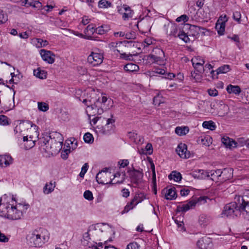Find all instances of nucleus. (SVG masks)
<instances>
[{
  "label": "nucleus",
  "mask_w": 249,
  "mask_h": 249,
  "mask_svg": "<svg viewBox=\"0 0 249 249\" xmlns=\"http://www.w3.org/2000/svg\"><path fill=\"white\" fill-rule=\"evenodd\" d=\"M3 205L6 210V216L11 220L21 219L29 205L25 202L18 203L13 196L4 195L0 199V206Z\"/></svg>",
  "instance_id": "nucleus-1"
},
{
  "label": "nucleus",
  "mask_w": 249,
  "mask_h": 249,
  "mask_svg": "<svg viewBox=\"0 0 249 249\" xmlns=\"http://www.w3.org/2000/svg\"><path fill=\"white\" fill-rule=\"evenodd\" d=\"M50 238V233L48 230L39 228L31 232L27 239L29 244L33 247L40 248L47 243Z\"/></svg>",
  "instance_id": "nucleus-2"
},
{
  "label": "nucleus",
  "mask_w": 249,
  "mask_h": 249,
  "mask_svg": "<svg viewBox=\"0 0 249 249\" xmlns=\"http://www.w3.org/2000/svg\"><path fill=\"white\" fill-rule=\"evenodd\" d=\"M164 27L166 28V33L168 35L175 37H178L185 43L190 42V38L177 24L168 23L165 24Z\"/></svg>",
  "instance_id": "nucleus-3"
},
{
  "label": "nucleus",
  "mask_w": 249,
  "mask_h": 249,
  "mask_svg": "<svg viewBox=\"0 0 249 249\" xmlns=\"http://www.w3.org/2000/svg\"><path fill=\"white\" fill-rule=\"evenodd\" d=\"M211 179L214 181H224L229 179L232 177V171L231 169H224L211 170L209 171Z\"/></svg>",
  "instance_id": "nucleus-4"
},
{
  "label": "nucleus",
  "mask_w": 249,
  "mask_h": 249,
  "mask_svg": "<svg viewBox=\"0 0 249 249\" xmlns=\"http://www.w3.org/2000/svg\"><path fill=\"white\" fill-rule=\"evenodd\" d=\"M33 127L35 130L36 135H38L37 131L38 127L35 124H33L29 121H23L20 122L18 124L16 125L14 129V133L17 135L18 137L24 136L25 135L24 132L28 130L29 128Z\"/></svg>",
  "instance_id": "nucleus-5"
},
{
  "label": "nucleus",
  "mask_w": 249,
  "mask_h": 249,
  "mask_svg": "<svg viewBox=\"0 0 249 249\" xmlns=\"http://www.w3.org/2000/svg\"><path fill=\"white\" fill-rule=\"evenodd\" d=\"M239 213L243 214L249 213V191H246L242 196H238L237 198Z\"/></svg>",
  "instance_id": "nucleus-6"
},
{
  "label": "nucleus",
  "mask_w": 249,
  "mask_h": 249,
  "mask_svg": "<svg viewBox=\"0 0 249 249\" xmlns=\"http://www.w3.org/2000/svg\"><path fill=\"white\" fill-rule=\"evenodd\" d=\"M127 173L131 183L138 185L142 182L143 174L142 170H136L132 166L128 169Z\"/></svg>",
  "instance_id": "nucleus-7"
},
{
  "label": "nucleus",
  "mask_w": 249,
  "mask_h": 249,
  "mask_svg": "<svg viewBox=\"0 0 249 249\" xmlns=\"http://www.w3.org/2000/svg\"><path fill=\"white\" fill-rule=\"evenodd\" d=\"M110 176V173H107L105 171H101L97 174L96 176V179L99 184H120L122 183L124 181V177L122 178V179L121 180H117L114 182H112V179H110L109 181H108L107 178H109Z\"/></svg>",
  "instance_id": "nucleus-8"
},
{
  "label": "nucleus",
  "mask_w": 249,
  "mask_h": 249,
  "mask_svg": "<svg viewBox=\"0 0 249 249\" xmlns=\"http://www.w3.org/2000/svg\"><path fill=\"white\" fill-rule=\"evenodd\" d=\"M238 207L235 202L227 204L224 208L222 214L226 217L237 216L239 213Z\"/></svg>",
  "instance_id": "nucleus-9"
},
{
  "label": "nucleus",
  "mask_w": 249,
  "mask_h": 249,
  "mask_svg": "<svg viewBox=\"0 0 249 249\" xmlns=\"http://www.w3.org/2000/svg\"><path fill=\"white\" fill-rule=\"evenodd\" d=\"M104 56L101 53L92 52L88 57V62L93 66L100 65L103 61Z\"/></svg>",
  "instance_id": "nucleus-10"
},
{
  "label": "nucleus",
  "mask_w": 249,
  "mask_h": 249,
  "mask_svg": "<svg viewBox=\"0 0 249 249\" xmlns=\"http://www.w3.org/2000/svg\"><path fill=\"white\" fill-rule=\"evenodd\" d=\"M156 53L159 55H156L153 54H150L148 56V59L152 63H156L159 65H161L164 62V52L159 48H157L155 50Z\"/></svg>",
  "instance_id": "nucleus-11"
},
{
  "label": "nucleus",
  "mask_w": 249,
  "mask_h": 249,
  "mask_svg": "<svg viewBox=\"0 0 249 249\" xmlns=\"http://www.w3.org/2000/svg\"><path fill=\"white\" fill-rule=\"evenodd\" d=\"M42 59L49 64H53L55 60V54L50 51L41 49L39 51Z\"/></svg>",
  "instance_id": "nucleus-12"
},
{
  "label": "nucleus",
  "mask_w": 249,
  "mask_h": 249,
  "mask_svg": "<svg viewBox=\"0 0 249 249\" xmlns=\"http://www.w3.org/2000/svg\"><path fill=\"white\" fill-rule=\"evenodd\" d=\"M123 9H118L119 12L122 14V18L124 20H127L130 18H132L134 12L129 6L126 4H124L122 6Z\"/></svg>",
  "instance_id": "nucleus-13"
},
{
  "label": "nucleus",
  "mask_w": 249,
  "mask_h": 249,
  "mask_svg": "<svg viewBox=\"0 0 249 249\" xmlns=\"http://www.w3.org/2000/svg\"><path fill=\"white\" fill-rule=\"evenodd\" d=\"M176 151L181 158L187 159L190 157V152L187 150V145L184 143H179L176 149Z\"/></svg>",
  "instance_id": "nucleus-14"
},
{
  "label": "nucleus",
  "mask_w": 249,
  "mask_h": 249,
  "mask_svg": "<svg viewBox=\"0 0 249 249\" xmlns=\"http://www.w3.org/2000/svg\"><path fill=\"white\" fill-rule=\"evenodd\" d=\"M196 202L195 201H190L186 203H180L177 206V211L181 212H186L190 209L196 206Z\"/></svg>",
  "instance_id": "nucleus-15"
},
{
  "label": "nucleus",
  "mask_w": 249,
  "mask_h": 249,
  "mask_svg": "<svg viewBox=\"0 0 249 249\" xmlns=\"http://www.w3.org/2000/svg\"><path fill=\"white\" fill-rule=\"evenodd\" d=\"M13 160L8 154L0 155V166L6 167L13 163Z\"/></svg>",
  "instance_id": "nucleus-16"
},
{
  "label": "nucleus",
  "mask_w": 249,
  "mask_h": 249,
  "mask_svg": "<svg viewBox=\"0 0 249 249\" xmlns=\"http://www.w3.org/2000/svg\"><path fill=\"white\" fill-rule=\"evenodd\" d=\"M200 30V28L199 26L190 25L189 30L186 35L188 36V37H193L194 39L195 38L197 37L199 35Z\"/></svg>",
  "instance_id": "nucleus-17"
},
{
  "label": "nucleus",
  "mask_w": 249,
  "mask_h": 249,
  "mask_svg": "<svg viewBox=\"0 0 249 249\" xmlns=\"http://www.w3.org/2000/svg\"><path fill=\"white\" fill-rule=\"evenodd\" d=\"M193 176L200 179H204L210 178V173L209 171L198 169L193 172Z\"/></svg>",
  "instance_id": "nucleus-18"
},
{
  "label": "nucleus",
  "mask_w": 249,
  "mask_h": 249,
  "mask_svg": "<svg viewBox=\"0 0 249 249\" xmlns=\"http://www.w3.org/2000/svg\"><path fill=\"white\" fill-rule=\"evenodd\" d=\"M222 143L227 147L229 148L236 147L237 146V142L233 139L230 138L228 137L224 136L222 138Z\"/></svg>",
  "instance_id": "nucleus-19"
},
{
  "label": "nucleus",
  "mask_w": 249,
  "mask_h": 249,
  "mask_svg": "<svg viewBox=\"0 0 249 249\" xmlns=\"http://www.w3.org/2000/svg\"><path fill=\"white\" fill-rule=\"evenodd\" d=\"M226 90L229 94H234L236 95H239L241 92V89L239 86L236 85L233 86L231 84L229 85Z\"/></svg>",
  "instance_id": "nucleus-20"
},
{
  "label": "nucleus",
  "mask_w": 249,
  "mask_h": 249,
  "mask_svg": "<svg viewBox=\"0 0 249 249\" xmlns=\"http://www.w3.org/2000/svg\"><path fill=\"white\" fill-rule=\"evenodd\" d=\"M210 239L205 237L201 238L197 242V246L200 249H207L208 247V243Z\"/></svg>",
  "instance_id": "nucleus-21"
},
{
  "label": "nucleus",
  "mask_w": 249,
  "mask_h": 249,
  "mask_svg": "<svg viewBox=\"0 0 249 249\" xmlns=\"http://www.w3.org/2000/svg\"><path fill=\"white\" fill-rule=\"evenodd\" d=\"M128 137L136 143H142L143 142V138L134 132H129Z\"/></svg>",
  "instance_id": "nucleus-22"
},
{
  "label": "nucleus",
  "mask_w": 249,
  "mask_h": 249,
  "mask_svg": "<svg viewBox=\"0 0 249 249\" xmlns=\"http://www.w3.org/2000/svg\"><path fill=\"white\" fill-rule=\"evenodd\" d=\"M55 187V182L50 181L47 183L43 188V192L45 194H49L52 193Z\"/></svg>",
  "instance_id": "nucleus-23"
},
{
  "label": "nucleus",
  "mask_w": 249,
  "mask_h": 249,
  "mask_svg": "<svg viewBox=\"0 0 249 249\" xmlns=\"http://www.w3.org/2000/svg\"><path fill=\"white\" fill-rule=\"evenodd\" d=\"M25 4L27 6H32L39 9L42 7V4L38 0H25Z\"/></svg>",
  "instance_id": "nucleus-24"
},
{
  "label": "nucleus",
  "mask_w": 249,
  "mask_h": 249,
  "mask_svg": "<svg viewBox=\"0 0 249 249\" xmlns=\"http://www.w3.org/2000/svg\"><path fill=\"white\" fill-rule=\"evenodd\" d=\"M191 61L193 67H194L195 69L197 71L200 73H202L205 71L204 68L203 66L204 64H200L199 63L196 62V58H193Z\"/></svg>",
  "instance_id": "nucleus-25"
},
{
  "label": "nucleus",
  "mask_w": 249,
  "mask_h": 249,
  "mask_svg": "<svg viewBox=\"0 0 249 249\" xmlns=\"http://www.w3.org/2000/svg\"><path fill=\"white\" fill-rule=\"evenodd\" d=\"M189 128L188 126H178L176 128L175 132L179 136H183L188 133Z\"/></svg>",
  "instance_id": "nucleus-26"
},
{
  "label": "nucleus",
  "mask_w": 249,
  "mask_h": 249,
  "mask_svg": "<svg viewBox=\"0 0 249 249\" xmlns=\"http://www.w3.org/2000/svg\"><path fill=\"white\" fill-rule=\"evenodd\" d=\"M177 197V194L175 188H170L166 191L165 198L166 199L172 200Z\"/></svg>",
  "instance_id": "nucleus-27"
},
{
  "label": "nucleus",
  "mask_w": 249,
  "mask_h": 249,
  "mask_svg": "<svg viewBox=\"0 0 249 249\" xmlns=\"http://www.w3.org/2000/svg\"><path fill=\"white\" fill-rule=\"evenodd\" d=\"M34 74L36 77L40 79H45L47 77V72L41 70L40 68H37L34 71Z\"/></svg>",
  "instance_id": "nucleus-28"
},
{
  "label": "nucleus",
  "mask_w": 249,
  "mask_h": 249,
  "mask_svg": "<svg viewBox=\"0 0 249 249\" xmlns=\"http://www.w3.org/2000/svg\"><path fill=\"white\" fill-rule=\"evenodd\" d=\"M139 69V66L133 63H128L124 66V70L125 71L129 72H133L138 71Z\"/></svg>",
  "instance_id": "nucleus-29"
},
{
  "label": "nucleus",
  "mask_w": 249,
  "mask_h": 249,
  "mask_svg": "<svg viewBox=\"0 0 249 249\" xmlns=\"http://www.w3.org/2000/svg\"><path fill=\"white\" fill-rule=\"evenodd\" d=\"M97 106L95 104H92L91 103H90L89 105H88L86 109V112L89 115H95L96 113Z\"/></svg>",
  "instance_id": "nucleus-30"
},
{
  "label": "nucleus",
  "mask_w": 249,
  "mask_h": 249,
  "mask_svg": "<svg viewBox=\"0 0 249 249\" xmlns=\"http://www.w3.org/2000/svg\"><path fill=\"white\" fill-rule=\"evenodd\" d=\"M30 140H28L27 136H23V140L26 142V147L27 149H30L35 145V141L33 140V137L30 136Z\"/></svg>",
  "instance_id": "nucleus-31"
},
{
  "label": "nucleus",
  "mask_w": 249,
  "mask_h": 249,
  "mask_svg": "<svg viewBox=\"0 0 249 249\" xmlns=\"http://www.w3.org/2000/svg\"><path fill=\"white\" fill-rule=\"evenodd\" d=\"M169 178L171 180L173 179L174 181L178 182L181 180L182 178L181 175L179 172L177 171H173L169 176Z\"/></svg>",
  "instance_id": "nucleus-32"
},
{
  "label": "nucleus",
  "mask_w": 249,
  "mask_h": 249,
  "mask_svg": "<svg viewBox=\"0 0 249 249\" xmlns=\"http://www.w3.org/2000/svg\"><path fill=\"white\" fill-rule=\"evenodd\" d=\"M202 126L211 130H213L216 128L215 123L212 121H204L202 124Z\"/></svg>",
  "instance_id": "nucleus-33"
},
{
  "label": "nucleus",
  "mask_w": 249,
  "mask_h": 249,
  "mask_svg": "<svg viewBox=\"0 0 249 249\" xmlns=\"http://www.w3.org/2000/svg\"><path fill=\"white\" fill-rule=\"evenodd\" d=\"M225 23L217 22L215 25V28L219 35H223L225 32Z\"/></svg>",
  "instance_id": "nucleus-34"
},
{
  "label": "nucleus",
  "mask_w": 249,
  "mask_h": 249,
  "mask_svg": "<svg viewBox=\"0 0 249 249\" xmlns=\"http://www.w3.org/2000/svg\"><path fill=\"white\" fill-rule=\"evenodd\" d=\"M143 195L142 194H136L134 198L131 200L134 206H136L139 203L141 202L143 200Z\"/></svg>",
  "instance_id": "nucleus-35"
},
{
  "label": "nucleus",
  "mask_w": 249,
  "mask_h": 249,
  "mask_svg": "<svg viewBox=\"0 0 249 249\" xmlns=\"http://www.w3.org/2000/svg\"><path fill=\"white\" fill-rule=\"evenodd\" d=\"M34 42H36L35 45L37 48L44 47L48 45V42L47 40L41 38H36Z\"/></svg>",
  "instance_id": "nucleus-36"
},
{
  "label": "nucleus",
  "mask_w": 249,
  "mask_h": 249,
  "mask_svg": "<svg viewBox=\"0 0 249 249\" xmlns=\"http://www.w3.org/2000/svg\"><path fill=\"white\" fill-rule=\"evenodd\" d=\"M230 66L228 65H224L221 67H219L216 70L217 75L220 73H225L230 71Z\"/></svg>",
  "instance_id": "nucleus-37"
},
{
  "label": "nucleus",
  "mask_w": 249,
  "mask_h": 249,
  "mask_svg": "<svg viewBox=\"0 0 249 249\" xmlns=\"http://www.w3.org/2000/svg\"><path fill=\"white\" fill-rule=\"evenodd\" d=\"M38 108L39 110L45 112L49 109V105L44 102H38Z\"/></svg>",
  "instance_id": "nucleus-38"
},
{
  "label": "nucleus",
  "mask_w": 249,
  "mask_h": 249,
  "mask_svg": "<svg viewBox=\"0 0 249 249\" xmlns=\"http://www.w3.org/2000/svg\"><path fill=\"white\" fill-rule=\"evenodd\" d=\"M111 3L106 0H100L98 2V7L100 8H105L110 6Z\"/></svg>",
  "instance_id": "nucleus-39"
},
{
  "label": "nucleus",
  "mask_w": 249,
  "mask_h": 249,
  "mask_svg": "<svg viewBox=\"0 0 249 249\" xmlns=\"http://www.w3.org/2000/svg\"><path fill=\"white\" fill-rule=\"evenodd\" d=\"M85 142L90 143L93 142V137L92 134L89 133H86L83 137Z\"/></svg>",
  "instance_id": "nucleus-40"
},
{
  "label": "nucleus",
  "mask_w": 249,
  "mask_h": 249,
  "mask_svg": "<svg viewBox=\"0 0 249 249\" xmlns=\"http://www.w3.org/2000/svg\"><path fill=\"white\" fill-rule=\"evenodd\" d=\"M201 142L204 145L209 146L212 143L211 138L209 136L201 137Z\"/></svg>",
  "instance_id": "nucleus-41"
},
{
  "label": "nucleus",
  "mask_w": 249,
  "mask_h": 249,
  "mask_svg": "<svg viewBox=\"0 0 249 249\" xmlns=\"http://www.w3.org/2000/svg\"><path fill=\"white\" fill-rule=\"evenodd\" d=\"M94 32H96V28L91 24L89 25L84 30L85 34H93Z\"/></svg>",
  "instance_id": "nucleus-42"
},
{
  "label": "nucleus",
  "mask_w": 249,
  "mask_h": 249,
  "mask_svg": "<svg viewBox=\"0 0 249 249\" xmlns=\"http://www.w3.org/2000/svg\"><path fill=\"white\" fill-rule=\"evenodd\" d=\"M140 245L136 242H132L127 245L126 249H140Z\"/></svg>",
  "instance_id": "nucleus-43"
},
{
  "label": "nucleus",
  "mask_w": 249,
  "mask_h": 249,
  "mask_svg": "<svg viewBox=\"0 0 249 249\" xmlns=\"http://www.w3.org/2000/svg\"><path fill=\"white\" fill-rule=\"evenodd\" d=\"M122 42H111L109 44V48L113 50L114 51H117L118 52H120V51L116 49L118 47H120V46L122 44Z\"/></svg>",
  "instance_id": "nucleus-44"
},
{
  "label": "nucleus",
  "mask_w": 249,
  "mask_h": 249,
  "mask_svg": "<svg viewBox=\"0 0 249 249\" xmlns=\"http://www.w3.org/2000/svg\"><path fill=\"white\" fill-rule=\"evenodd\" d=\"M135 206H134L133 203L131 201L128 203L124 208V210L121 212L122 214H124L128 212L130 210H132Z\"/></svg>",
  "instance_id": "nucleus-45"
},
{
  "label": "nucleus",
  "mask_w": 249,
  "mask_h": 249,
  "mask_svg": "<svg viewBox=\"0 0 249 249\" xmlns=\"http://www.w3.org/2000/svg\"><path fill=\"white\" fill-rule=\"evenodd\" d=\"M84 197L86 199H87L89 201H91L93 199L92 193L89 190H86L84 192Z\"/></svg>",
  "instance_id": "nucleus-46"
},
{
  "label": "nucleus",
  "mask_w": 249,
  "mask_h": 249,
  "mask_svg": "<svg viewBox=\"0 0 249 249\" xmlns=\"http://www.w3.org/2000/svg\"><path fill=\"white\" fill-rule=\"evenodd\" d=\"M89 168V165L87 163H86L84 164L81 168V171L79 174V176L81 178H84L85 174L87 172Z\"/></svg>",
  "instance_id": "nucleus-47"
},
{
  "label": "nucleus",
  "mask_w": 249,
  "mask_h": 249,
  "mask_svg": "<svg viewBox=\"0 0 249 249\" xmlns=\"http://www.w3.org/2000/svg\"><path fill=\"white\" fill-rule=\"evenodd\" d=\"M200 73H200V72H199V73L196 72V71H194L193 72H191V76L192 77H193V78L194 79H195V80L196 82H199V81H200V80L202 79V75H201Z\"/></svg>",
  "instance_id": "nucleus-48"
},
{
  "label": "nucleus",
  "mask_w": 249,
  "mask_h": 249,
  "mask_svg": "<svg viewBox=\"0 0 249 249\" xmlns=\"http://www.w3.org/2000/svg\"><path fill=\"white\" fill-rule=\"evenodd\" d=\"M241 18V14L240 12L235 11L233 13V18L234 20L238 22H240V19Z\"/></svg>",
  "instance_id": "nucleus-49"
},
{
  "label": "nucleus",
  "mask_w": 249,
  "mask_h": 249,
  "mask_svg": "<svg viewBox=\"0 0 249 249\" xmlns=\"http://www.w3.org/2000/svg\"><path fill=\"white\" fill-rule=\"evenodd\" d=\"M146 154L151 155L153 153V147L151 143H148L145 147Z\"/></svg>",
  "instance_id": "nucleus-50"
},
{
  "label": "nucleus",
  "mask_w": 249,
  "mask_h": 249,
  "mask_svg": "<svg viewBox=\"0 0 249 249\" xmlns=\"http://www.w3.org/2000/svg\"><path fill=\"white\" fill-rule=\"evenodd\" d=\"M55 137H56L57 138H59V141L62 140V139H61L62 136L60 133L56 132H53L50 134L49 137L51 139L52 142L53 141L52 139H54Z\"/></svg>",
  "instance_id": "nucleus-51"
},
{
  "label": "nucleus",
  "mask_w": 249,
  "mask_h": 249,
  "mask_svg": "<svg viewBox=\"0 0 249 249\" xmlns=\"http://www.w3.org/2000/svg\"><path fill=\"white\" fill-rule=\"evenodd\" d=\"M0 124L5 125L8 124V118L4 115H0Z\"/></svg>",
  "instance_id": "nucleus-52"
},
{
  "label": "nucleus",
  "mask_w": 249,
  "mask_h": 249,
  "mask_svg": "<svg viewBox=\"0 0 249 249\" xmlns=\"http://www.w3.org/2000/svg\"><path fill=\"white\" fill-rule=\"evenodd\" d=\"M129 161L128 160H122L118 161V164L120 167L124 168L129 164Z\"/></svg>",
  "instance_id": "nucleus-53"
},
{
  "label": "nucleus",
  "mask_w": 249,
  "mask_h": 249,
  "mask_svg": "<svg viewBox=\"0 0 249 249\" xmlns=\"http://www.w3.org/2000/svg\"><path fill=\"white\" fill-rule=\"evenodd\" d=\"M189 19V18L186 15H182L180 16V17H178L176 19V21L179 22L181 21H183V22H185L186 21H187Z\"/></svg>",
  "instance_id": "nucleus-54"
},
{
  "label": "nucleus",
  "mask_w": 249,
  "mask_h": 249,
  "mask_svg": "<svg viewBox=\"0 0 249 249\" xmlns=\"http://www.w3.org/2000/svg\"><path fill=\"white\" fill-rule=\"evenodd\" d=\"M121 58L125 60H131L133 57V55L131 54H126V53H120Z\"/></svg>",
  "instance_id": "nucleus-55"
},
{
  "label": "nucleus",
  "mask_w": 249,
  "mask_h": 249,
  "mask_svg": "<svg viewBox=\"0 0 249 249\" xmlns=\"http://www.w3.org/2000/svg\"><path fill=\"white\" fill-rule=\"evenodd\" d=\"M125 38L131 39L135 37V35L134 32L124 33V36Z\"/></svg>",
  "instance_id": "nucleus-56"
},
{
  "label": "nucleus",
  "mask_w": 249,
  "mask_h": 249,
  "mask_svg": "<svg viewBox=\"0 0 249 249\" xmlns=\"http://www.w3.org/2000/svg\"><path fill=\"white\" fill-rule=\"evenodd\" d=\"M9 241V238L4 234L0 231V242L6 243Z\"/></svg>",
  "instance_id": "nucleus-57"
},
{
  "label": "nucleus",
  "mask_w": 249,
  "mask_h": 249,
  "mask_svg": "<svg viewBox=\"0 0 249 249\" xmlns=\"http://www.w3.org/2000/svg\"><path fill=\"white\" fill-rule=\"evenodd\" d=\"M176 223L178 225V227L180 228V231H185V229L183 227V223L182 221H179L177 219L175 220Z\"/></svg>",
  "instance_id": "nucleus-58"
},
{
  "label": "nucleus",
  "mask_w": 249,
  "mask_h": 249,
  "mask_svg": "<svg viewBox=\"0 0 249 249\" xmlns=\"http://www.w3.org/2000/svg\"><path fill=\"white\" fill-rule=\"evenodd\" d=\"M208 92L211 96H216L218 94V91L216 89H210L208 90Z\"/></svg>",
  "instance_id": "nucleus-59"
},
{
  "label": "nucleus",
  "mask_w": 249,
  "mask_h": 249,
  "mask_svg": "<svg viewBox=\"0 0 249 249\" xmlns=\"http://www.w3.org/2000/svg\"><path fill=\"white\" fill-rule=\"evenodd\" d=\"M122 196L124 197H127L129 196L130 192L128 189L124 188L122 190Z\"/></svg>",
  "instance_id": "nucleus-60"
},
{
  "label": "nucleus",
  "mask_w": 249,
  "mask_h": 249,
  "mask_svg": "<svg viewBox=\"0 0 249 249\" xmlns=\"http://www.w3.org/2000/svg\"><path fill=\"white\" fill-rule=\"evenodd\" d=\"M106 32L105 30L104 29V27L103 26L98 27L96 28V33H98L100 35H103Z\"/></svg>",
  "instance_id": "nucleus-61"
},
{
  "label": "nucleus",
  "mask_w": 249,
  "mask_h": 249,
  "mask_svg": "<svg viewBox=\"0 0 249 249\" xmlns=\"http://www.w3.org/2000/svg\"><path fill=\"white\" fill-rule=\"evenodd\" d=\"M190 190L188 189H182L180 191V194L181 196H186L189 194Z\"/></svg>",
  "instance_id": "nucleus-62"
},
{
  "label": "nucleus",
  "mask_w": 249,
  "mask_h": 249,
  "mask_svg": "<svg viewBox=\"0 0 249 249\" xmlns=\"http://www.w3.org/2000/svg\"><path fill=\"white\" fill-rule=\"evenodd\" d=\"M77 70L79 73L81 75H84L87 73V70L82 67H78Z\"/></svg>",
  "instance_id": "nucleus-63"
},
{
  "label": "nucleus",
  "mask_w": 249,
  "mask_h": 249,
  "mask_svg": "<svg viewBox=\"0 0 249 249\" xmlns=\"http://www.w3.org/2000/svg\"><path fill=\"white\" fill-rule=\"evenodd\" d=\"M89 21H90V19L88 17L84 16L83 17L81 23L84 25H86L88 24L89 22Z\"/></svg>",
  "instance_id": "nucleus-64"
}]
</instances>
